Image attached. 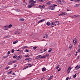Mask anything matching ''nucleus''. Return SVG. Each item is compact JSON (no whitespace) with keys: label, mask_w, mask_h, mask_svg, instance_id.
Instances as JSON below:
<instances>
[{"label":"nucleus","mask_w":80,"mask_h":80,"mask_svg":"<svg viewBox=\"0 0 80 80\" xmlns=\"http://www.w3.org/2000/svg\"><path fill=\"white\" fill-rule=\"evenodd\" d=\"M61 70V69L60 68H59V69L58 71V72H60Z\"/></svg>","instance_id":"57"},{"label":"nucleus","mask_w":80,"mask_h":80,"mask_svg":"<svg viewBox=\"0 0 80 80\" xmlns=\"http://www.w3.org/2000/svg\"><path fill=\"white\" fill-rule=\"evenodd\" d=\"M28 67H32V65H31V64H28Z\"/></svg>","instance_id":"34"},{"label":"nucleus","mask_w":80,"mask_h":80,"mask_svg":"<svg viewBox=\"0 0 80 80\" xmlns=\"http://www.w3.org/2000/svg\"><path fill=\"white\" fill-rule=\"evenodd\" d=\"M41 20V22H44V21H45V19H42Z\"/></svg>","instance_id":"51"},{"label":"nucleus","mask_w":80,"mask_h":80,"mask_svg":"<svg viewBox=\"0 0 80 80\" xmlns=\"http://www.w3.org/2000/svg\"><path fill=\"white\" fill-rule=\"evenodd\" d=\"M79 59V56H78L77 57V60H78Z\"/></svg>","instance_id":"55"},{"label":"nucleus","mask_w":80,"mask_h":80,"mask_svg":"<svg viewBox=\"0 0 80 80\" xmlns=\"http://www.w3.org/2000/svg\"><path fill=\"white\" fill-rule=\"evenodd\" d=\"M10 68V66H8L6 68V69H8L9 68Z\"/></svg>","instance_id":"52"},{"label":"nucleus","mask_w":80,"mask_h":80,"mask_svg":"<svg viewBox=\"0 0 80 80\" xmlns=\"http://www.w3.org/2000/svg\"><path fill=\"white\" fill-rule=\"evenodd\" d=\"M32 5H29V6H28V7H29V8H32Z\"/></svg>","instance_id":"38"},{"label":"nucleus","mask_w":80,"mask_h":80,"mask_svg":"<svg viewBox=\"0 0 80 80\" xmlns=\"http://www.w3.org/2000/svg\"><path fill=\"white\" fill-rule=\"evenodd\" d=\"M73 17H76V15L73 16Z\"/></svg>","instance_id":"63"},{"label":"nucleus","mask_w":80,"mask_h":80,"mask_svg":"<svg viewBox=\"0 0 80 80\" xmlns=\"http://www.w3.org/2000/svg\"><path fill=\"white\" fill-rule=\"evenodd\" d=\"M52 1H48L46 3V5H52Z\"/></svg>","instance_id":"4"},{"label":"nucleus","mask_w":80,"mask_h":80,"mask_svg":"<svg viewBox=\"0 0 80 80\" xmlns=\"http://www.w3.org/2000/svg\"><path fill=\"white\" fill-rule=\"evenodd\" d=\"M12 27V24H10L9 25V26H8V27L9 28H11Z\"/></svg>","instance_id":"29"},{"label":"nucleus","mask_w":80,"mask_h":80,"mask_svg":"<svg viewBox=\"0 0 80 80\" xmlns=\"http://www.w3.org/2000/svg\"><path fill=\"white\" fill-rule=\"evenodd\" d=\"M58 2L59 3V4H61L62 2V0H58Z\"/></svg>","instance_id":"22"},{"label":"nucleus","mask_w":80,"mask_h":80,"mask_svg":"<svg viewBox=\"0 0 80 80\" xmlns=\"http://www.w3.org/2000/svg\"><path fill=\"white\" fill-rule=\"evenodd\" d=\"M72 45H70L69 46V50H71L72 49Z\"/></svg>","instance_id":"19"},{"label":"nucleus","mask_w":80,"mask_h":80,"mask_svg":"<svg viewBox=\"0 0 80 80\" xmlns=\"http://www.w3.org/2000/svg\"><path fill=\"white\" fill-rule=\"evenodd\" d=\"M28 68V66H26L24 68L25 69H26V68Z\"/></svg>","instance_id":"48"},{"label":"nucleus","mask_w":80,"mask_h":80,"mask_svg":"<svg viewBox=\"0 0 80 80\" xmlns=\"http://www.w3.org/2000/svg\"><path fill=\"white\" fill-rule=\"evenodd\" d=\"M67 13L66 12H62V14H61L60 15H59L60 16V15H67Z\"/></svg>","instance_id":"11"},{"label":"nucleus","mask_w":80,"mask_h":80,"mask_svg":"<svg viewBox=\"0 0 80 80\" xmlns=\"http://www.w3.org/2000/svg\"><path fill=\"white\" fill-rule=\"evenodd\" d=\"M46 58V56H42H42L41 58Z\"/></svg>","instance_id":"30"},{"label":"nucleus","mask_w":80,"mask_h":80,"mask_svg":"<svg viewBox=\"0 0 80 80\" xmlns=\"http://www.w3.org/2000/svg\"><path fill=\"white\" fill-rule=\"evenodd\" d=\"M46 57H48L49 56V54H46L45 56Z\"/></svg>","instance_id":"37"},{"label":"nucleus","mask_w":80,"mask_h":80,"mask_svg":"<svg viewBox=\"0 0 80 80\" xmlns=\"http://www.w3.org/2000/svg\"><path fill=\"white\" fill-rule=\"evenodd\" d=\"M28 48L27 46H24L22 47V48L23 49L24 48Z\"/></svg>","instance_id":"26"},{"label":"nucleus","mask_w":80,"mask_h":80,"mask_svg":"<svg viewBox=\"0 0 80 80\" xmlns=\"http://www.w3.org/2000/svg\"><path fill=\"white\" fill-rule=\"evenodd\" d=\"M46 51H47V49H44L43 51V52H46Z\"/></svg>","instance_id":"58"},{"label":"nucleus","mask_w":80,"mask_h":80,"mask_svg":"<svg viewBox=\"0 0 80 80\" xmlns=\"http://www.w3.org/2000/svg\"><path fill=\"white\" fill-rule=\"evenodd\" d=\"M75 2H80V0H74Z\"/></svg>","instance_id":"31"},{"label":"nucleus","mask_w":80,"mask_h":80,"mask_svg":"<svg viewBox=\"0 0 80 80\" xmlns=\"http://www.w3.org/2000/svg\"><path fill=\"white\" fill-rule=\"evenodd\" d=\"M72 67H70L68 69V73H70V70L71 69Z\"/></svg>","instance_id":"12"},{"label":"nucleus","mask_w":80,"mask_h":80,"mask_svg":"<svg viewBox=\"0 0 80 80\" xmlns=\"http://www.w3.org/2000/svg\"><path fill=\"white\" fill-rule=\"evenodd\" d=\"M54 23H55V25H58L59 24V22L58 21L54 22Z\"/></svg>","instance_id":"13"},{"label":"nucleus","mask_w":80,"mask_h":80,"mask_svg":"<svg viewBox=\"0 0 80 80\" xmlns=\"http://www.w3.org/2000/svg\"><path fill=\"white\" fill-rule=\"evenodd\" d=\"M53 6H54V7H57V5L56 4H53L52 5Z\"/></svg>","instance_id":"47"},{"label":"nucleus","mask_w":80,"mask_h":80,"mask_svg":"<svg viewBox=\"0 0 80 80\" xmlns=\"http://www.w3.org/2000/svg\"><path fill=\"white\" fill-rule=\"evenodd\" d=\"M14 51L15 50L14 49H12L11 51L12 53H14Z\"/></svg>","instance_id":"40"},{"label":"nucleus","mask_w":80,"mask_h":80,"mask_svg":"<svg viewBox=\"0 0 80 80\" xmlns=\"http://www.w3.org/2000/svg\"><path fill=\"white\" fill-rule=\"evenodd\" d=\"M41 55H39V56L36 57L35 59H38V58H41Z\"/></svg>","instance_id":"15"},{"label":"nucleus","mask_w":80,"mask_h":80,"mask_svg":"<svg viewBox=\"0 0 80 80\" xmlns=\"http://www.w3.org/2000/svg\"><path fill=\"white\" fill-rule=\"evenodd\" d=\"M22 57V56L20 55L18 56L17 58H16L17 60H20V59H21Z\"/></svg>","instance_id":"6"},{"label":"nucleus","mask_w":80,"mask_h":80,"mask_svg":"<svg viewBox=\"0 0 80 80\" xmlns=\"http://www.w3.org/2000/svg\"><path fill=\"white\" fill-rule=\"evenodd\" d=\"M33 49L34 50H36L37 49V47H33Z\"/></svg>","instance_id":"41"},{"label":"nucleus","mask_w":80,"mask_h":80,"mask_svg":"<svg viewBox=\"0 0 80 80\" xmlns=\"http://www.w3.org/2000/svg\"><path fill=\"white\" fill-rule=\"evenodd\" d=\"M31 59V58L29 57L28 58H26L25 59V60H30Z\"/></svg>","instance_id":"23"},{"label":"nucleus","mask_w":80,"mask_h":80,"mask_svg":"<svg viewBox=\"0 0 80 80\" xmlns=\"http://www.w3.org/2000/svg\"><path fill=\"white\" fill-rule=\"evenodd\" d=\"M14 67H17V65H15V64H14Z\"/></svg>","instance_id":"60"},{"label":"nucleus","mask_w":80,"mask_h":80,"mask_svg":"<svg viewBox=\"0 0 80 80\" xmlns=\"http://www.w3.org/2000/svg\"><path fill=\"white\" fill-rule=\"evenodd\" d=\"M12 71H11L9 72H8V73L9 74H10V73H12Z\"/></svg>","instance_id":"42"},{"label":"nucleus","mask_w":80,"mask_h":80,"mask_svg":"<svg viewBox=\"0 0 80 80\" xmlns=\"http://www.w3.org/2000/svg\"><path fill=\"white\" fill-rule=\"evenodd\" d=\"M55 2L56 3H57V2H58V1H55Z\"/></svg>","instance_id":"64"},{"label":"nucleus","mask_w":80,"mask_h":80,"mask_svg":"<svg viewBox=\"0 0 80 80\" xmlns=\"http://www.w3.org/2000/svg\"><path fill=\"white\" fill-rule=\"evenodd\" d=\"M16 11V12H20V10H18V9H16L15 10Z\"/></svg>","instance_id":"25"},{"label":"nucleus","mask_w":80,"mask_h":80,"mask_svg":"<svg viewBox=\"0 0 80 80\" xmlns=\"http://www.w3.org/2000/svg\"><path fill=\"white\" fill-rule=\"evenodd\" d=\"M8 57V56H3V58H7V57Z\"/></svg>","instance_id":"45"},{"label":"nucleus","mask_w":80,"mask_h":80,"mask_svg":"<svg viewBox=\"0 0 80 80\" xmlns=\"http://www.w3.org/2000/svg\"><path fill=\"white\" fill-rule=\"evenodd\" d=\"M78 52H80V48H79L78 50L77 51Z\"/></svg>","instance_id":"50"},{"label":"nucleus","mask_w":80,"mask_h":80,"mask_svg":"<svg viewBox=\"0 0 80 80\" xmlns=\"http://www.w3.org/2000/svg\"><path fill=\"white\" fill-rule=\"evenodd\" d=\"M46 69L45 68H43L42 69V72H44V71H45L46 70Z\"/></svg>","instance_id":"18"},{"label":"nucleus","mask_w":80,"mask_h":80,"mask_svg":"<svg viewBox=\"0 0 80 80\" xmlns=\"http://www.w3.org/2000/svg\"><path fill=\"white\" fill-rule=\"evenodd\" d=\"M12 75H15V73H13L12 74Z\"/></svg>","instance_id":"59"},{"label":"nucleus","mask_w":80,"mask_h":80,"mask_svg":"<svg viewBox=\"0 0 80 80\" xmlns=\"http://www.w3.org/2000/svg\"><path fill=\"white\" fill-rule=\"evenodd\" d=\"M41 52L42 53H43V51H42V50H41Z\"/></svg>","instance_id":"61"},{"label":"nucleus","mask_w":80,"mask_h":80,"mask_svg":"<svg viewBox=\"0 0 80 80\" xmlns=\"http://www.w3.org/2000/svg\"><path fill=\"white\" fill-rule=\"evenodd\" d=\"M59 67L60 66H59V65H58L55 68L56 70H57V69H58V68H59Z\"/></svg>","instance_id":"24"},{"label":"nucleus","mask_w":80,"mask_h":80,"mask_svg":"<svg viewBox=\"0 0 80 80\" xmlns=\"http://www.w3.org/2000/svg\"><path fill=\"white\" fill-rule=\"evenodd\" d=\"M45 0H38L39 2H45Z\"/></svg>","instance_id":"32"},{"label":"nucleus","mask_w":80,"mask_h":80,"mask_svg":"<svg viewBox=\"0 0 80 80\" xmlns=\"http://www.w3.org/2000/svg\"><path fill=\"white\" fill-rule=\"evenodd\" d=\"M15 62H17L16 60H15L14 61H12L9 62V64H12V63H15Z\"/></svg>","instance_id":"9"},{"label":"nucleus","mask_w":80,"mask_h":80,"mask_svg":"<svg viewBox=\"0 0 80 80\" xmlns=\"http://www.w3.org/2000/svg\"><path fill=\"white\" fill-rule=\"evenodd\" d=\"M80 5V4H78L75 5L74 7H79Z\"/></svg>","instance_id":"17"},{"label":"nucleus","mask_w":80,"mask_h":80,"mask_svg":"<svg viewBox=\"0 0 80 80\" xmlns=\"http://www.w3.org/2000/svg\"><path fill=\"white\" fill-rule=\"evenodd\" d=\"M16 57H17V56H16V55L14 56H13V58H16Z\"/></svg>","instance_id":"44"},{"label":"nucleus","mask_w":80,"mask_h":80,"mask_svg":"<svg viewBox=\"0 0 80 80\" xmlns=\"http://www.w3.org/2000/svg\"><path fill=\"white\" fill-rule=\"evenodd\" d=\"M7 53H8V55H9L10 54V52L9 51Z\"/></svg>","instance_id":"49"},{"label":"nucleus","mask_w":80,"mask_h":80,"mask_svg":"<svg viewBox=\"0 0 80 80\" xmlns=\"http://www.w3.org/2000/svg\"><path fill=\"white\" fill-rule=\"evenodd\" d=\"M69 77H68V78H66V79L65 80H68V79H69Z\"/></svg>","instance_id":"53"},{"label":"nucleus","mask_w":80,"mask_h":80,"mask_svg":"<svg viewBox=\"0 0 80 80\" xmlns=\"http://www.w3.org/2000/svg\"><path fill=\"white\" fill-rule=\"evenodd\" d=\"M67 11H70V10H69V9H67Z\"/></svg>","instance_id":"62"},{"label":"nucleus","mask_w":80,"mask_h":80,"mask_svg":"<svg viewBox=\"0 0 80 80\" xmlns=\"http://www.w3.org/2000/svg\"><path fill=\"white\" fill-rule=\"evenodd\" d=\"M62 0V2H63V3H66V2H65L64 1V0Z\"/></svg>","instance_id":"43"},{"label":"nucleus","mask_w":80,"mask_h":80,"mask_svg":"<svg viewBox=\"0 0 80 80\" xmlns=\"http://www.w3.org/2000/svg\"><path fill=\"white\" fill-rule=\"evenodd\" d=\"M48 35L47 33L44 34L43 36V38H48Z\"/></svg>","instance_id":"3"},{"label":"nucleus","mask_w":80,"mask_h":80,"mask_svg":"<svg viewBox=\"0 0 80 80\" xmlns=\"http://www.w3.org/2000/svg\"><path fill=\"white\" fill-rule=\"evenodd\" d=\"M52 49L51 48H50V49L49 50L48 52H52Z\"/></svg>","instance_id":"35"},{"label":"nucleus","mask_w":80,"mask_h":80,"mask_svg":"<svg viewBox=\"0 0 80 80\" xmlns=\"http://www.w3.org/2000/svg\"><path fill=\"white\" fill-rule=\"evenodd\" d=\"M9 37H10V36L8 35H7L5 37V38H9Z\"/></svg>","instance_id":"27"},{"label":"nucleus","mask_w":80,"mask_h":80,"mask_svg":"<svg viewBox=\"0 0 80 80\" xmlns=\"http://www.w3.org/2000/svg\"><path fill=\"white\" fill-rule=\"evenodd\" d=\"M44 7H45V6H44V5H40L39 6V8H44Z\"/></svg>","instance_id":"14"},{"label":"nucleus","mask_w":80,"mask_h":80,"mask_svg":"<svg viewBox=\"0 0 80 80\" xmlns=\"http://www.w3.org/2000/svg\"><path fill=\"white\" fill-rule=\"evenodd\" d=\"M51 27H55V22H51Z\"/></svg>","instance_id":"5"},{"label":"nucleus","mask_w":80,"mask_h":80,"mask_svg":"<svg viewBox=\"0 0 80 80\" xmlns=\"http://www.w3.org/2000/svg\"><path fill=\"white\" fill-rule=\"evenodd\" d=\"M15 34H18L19 33V32H18V31H16L15 32Z\"/></svg>","instance_id":"36"},{"label":"nucleus","mask_w":80,"mask_h":80,"mask_svg":"<svg viewBox=\"0 0 80 80\" xmlns=\"http://www.w3.org/2000/svg\"><path fill=\"white\" fill-rule=\"evenodd\" d=\"M52 78L51 77H50L48 79V80H51Z\"/></svg>","instance_id":"54"},{"label":"nucleus","mask_w":80,"mask_h":80,"mask_svg":"<svg viewBox=\"0 0 80 80\" xmlns=\"http://www.w3.org/2000/svg\"><path fill=\"white\" fill-rule=\"evenodd\" d=\"M73 42L74 44H77V38H75L73 40Z\"/></svg>","instance_id":"7"},{"label":"nucleus","mask_w":80,"mask_h":80,"mask_svg":"<svg viewBox=\"0 0 80 80\" xmlns=\"http://www.w3.org/2000/svg\"><path fill=\"white\" fill-rule=\"evenodd\" d=\"M46 25L48 26H49V25H50V22H47Z\"/></svg>","instance_id":"16"},{"label":"nucleus","mask_w":80,"mask_h":80,"mask_svg":"<svg viewBox=\"0 0 80 80\" xmlns=\"http://www.w3.org/2000/svg\"><path fill=\"white\" fill-rule=\"evenodd\" d=\"M29 4L32 6H34L35 4L34 3H36V1L32 0H30L29 1Z\"/></svg>","instance_id":"1"},{"label":"nucleus","mask_w":80,"mask_h":80,"mask_svg":"<svg viewBox=\"0 0 80 80\" xmlns=\"http://www.w3.org/2000/svg\"><path fill=\"white\" fill-rule=\"evenodd\" d=\"M48 8L50 10H55V7L52 5V6H49L48 7Z\"/></svg>","instance_id":"2"},{"label":"nucleus","mask_w":80,"mask_h":80,"mask_svg":"<svg viewBox=\"0 0 80 80\" xmlns=\"http://www.w3.org/2000/svg\"><path fill=\"white\" fill-rule=\"evenodd\" d=\"M25 57H30V55L29 54H27L25 55Z\"/></svg>","instance_id":"28"},{"label":"nucleus","mask_w":80,"mask_h":80,"mask_svg":"<svg viewBox=\"0 0 80 80\" xmlns=\"http://www.w3.org/2000/svg\"><path fill=\"white\" fill-rule=\"evenodd\" d=\"M25 52H29V51H28V50H27V49H26L25 50Z\"/></svg>","instance_id":"33"},{"label":"nucleus","mask_w":80,"mask_h":80,"mask_svg":"<svg viewBox=\"0 0 80 80\" xmlns=\"http://www.w3.org/2000/svg\"><path fill=\"white\" fill-rule=\"evenodd\" d=\"M77 77V74H75L73 76V78H75V77Z\"/></svg>","instance_id":"39"},{"label":"nucleus","mask_w":80,"mask_h":80,"mask_svg":"<svg viewBox=\"0 0 80 80\" xmlns=\"http://www.w3.org/2000/svg\"><path fill=\"white\" fill-rule=\"evenodd\" d=\"M78 53V51H77L75 54L76 56H77V53Z\"/></svg>","instance_id":"46"},{"label":"nucleus","mask_w":80,"mask_h":80,"mask_svg":"<svg viewBox=\"0 0 80 80\" xmlns=\"http://www.w3.org/2000/svg\"><path fill=\"white\" fill-rule=\"evenodd\" d=\"M18 42V41H16L13 42V44H15V43H17Z\"/></svg>","instance_id":"20"},{"label":"nucleus","mask_w":80,"mask_h":80,"mask_svg":"<svg viewBox=\"0 0 80 80\" xmlns=\"http://www.w3.org/2000/svg\"><path fill=\"white\" fill-rule=\"evenodd\" d=\"M24 20H25L23 18H21L20 19V22H23V21H24Z\"/></svg>","instance_id":"21"},{"label":"nucleus","mask_w":80,"mask_h":80,"mask_svg":"<svg viewBox=\"0 0 80 80\" xmlns=\"http://www.w3.org/2000/svg\"><path fill=\"white\" fill-rule=\"evenodd\" d=\"M8 26H5L4 27V29L6 30H8Z\"/></svg>","instance_id":"8"},{"label":"nucleus","mask_w":80,"mask_h":80,"mask_svg":"<svg viewBox=\"0 0 80 80\" xmlns=\"http://www.w3.org/2000/svg\"><path fill=\"white\" fill-rule=\"evenodd\" d=\"M79 68H80V66L77 65L75 68V70H78Z\"/></svg>","instance_id":"10"},{"label":"nucleus","mask_w":80,"mask_h":80,"mask_svg":"<svg viewBox=\"0 0 80 80\" xmlns=\"http://www.w3.org/2000/svg\"><path fill=\"white\" fill-rule=\"evenodd\" d=\"M41 22H42V21H41V20H40V21H39L38 22V23H41Z\"/></svg>","instance_id":"56"}]
</instances>
